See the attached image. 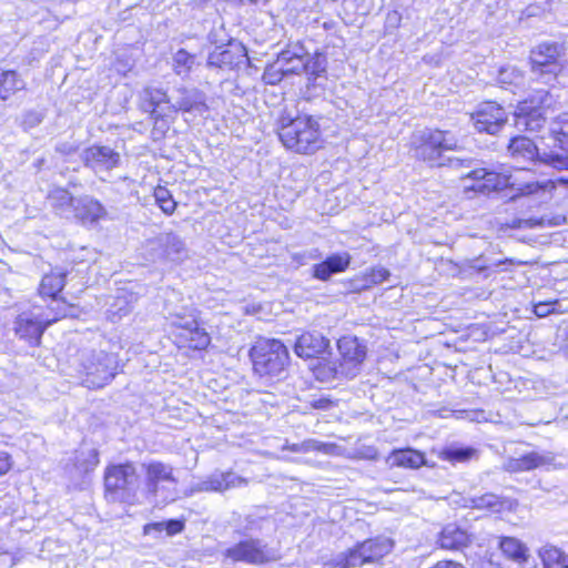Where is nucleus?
I'll return each instance as SVG.
<instances>
[{
	"label": "nucleus",
	"mask_w": 568,
	"mask_h": 568,
	"mask_svg": "<svg viewBox=\"0 0 568 568\" xmlns=\"http://www.w3.org/2000/svg\"><path fill=\"white\" fill-rule=\"evenodd\" d=\"M142 103L141 109L144 112L152 110L153 108H159L162 102H165L169 97L166 91L159 89L146 87L143 89L141 93Z\"/></svg>",
	"instance_id": "nucleus-43"
},
{
	"label": "nucleus",
	"mask_w": 568,
	"mask_h": 568,
	"mask_svg": "<svg viewBox=\"0 0 568 568\" xmlns=\"http://www.w3.org/2000/svg\"><path fill=\"white\" fill-rule=\"evenodd\" d=\"M459 149L458 138L448 130L425 128L412 138L414 156L429 168H443L445 152Z\"/></svg>",
	"instance_id": "nucleus-5"
},
{
	"label": "nucleus",
	"mask_w": 568,
	"mask_h": 568,
	"mask_svg": "<svg viewBox=\"0 0 568 568\" xmlns=\"http://www.w3.org/2000/svg\"><path fill=\"white\" fill-rule=\"evenodd\" d=\"M467 178L474 181L470 189L475 192L489 193L510 189V200L516 201L521 196H535L542 201L550 199L556 184L550 179L516 182L513 176L505 172H497L487 168H474L467 171Z\"/></svg>",
	"instance_id": "nucleus-2"
},
{
	"label": "nucleus",
	"mask_w": 568,
	"mask_h": 568,
	"mask_svg": "<svg viewBox=\"0 0 568 568\" xmlns=\"http://www.w3.org/2000/svg\"><path fill=\"white\" fill-rule=\"evenodd\" d=\"M106 215V210L98 200L85 195L75 200L74 216L83 222H97Z\"/></svg>",
	"instance_id": "nucleus-31"
},
{
	"label": "nucleus",
	"mask_w": 568,
	"mask_h": 568,
	"mask_svg": "<svg viewBox=\"0 0 568 568\" xmlns=\"http://www.w3.org/2000/svg\"><path fill=\"white\" fill-rule=\"evenodd\" d=\"M24 88V82L16 71H3L0 74V100H7Z\"/></svg>",
	"instance_id": "nucleus-41"
},
{
	"label": "nucleus",
	"mask_w": 568,
	"mask_h": 568,
	"mask_svg": "<svg viewBox=\"0 0 568 568\" xmlns=\"http://www.w3.org/2000/svg\"><path fill=\"white\" fill-rule=\"evenodd\" d=\"M223 556L233 562L254 566L276 561L280 558L277 550L260 538H244L226 548Z\"/></svg>",
	"instance_id": "nucleus-11"
},
{
	"label": "nucleus",
	"mask_w": 568,
	"mask_h": 568,
	"mask_svg": "<svg viewBox=\"0 0 568 568\" xmlns=\"http://www.w3.org/2000/svg\"><path fill=\"white\" fill-rule=\"evenodd\" d=\"M7 560L8 556L6 554H0V568H8Z\"/></svg>",
	"instance_id": "nucleus-58"
},
{
	"label": "nucleus",
	"mask_w": 568,
	"mask_h": 568,
	"mask_svg": "<svg viewBox=\"0 0 568 568\" xmlns=\"http://www.w3.org/2000/svg\"><path fill=\"white\" fill-rule=\"evenodd\" d=\"M172 99L178 112L203 115L209 111L206 94L196 87L180 85L173 90Z\"/></svg>",
	"instance_id": "nucleus-16"
},
{
	"label": "nucleus",
	"mask_w": 568,
	"mask_h": 568,
	"mask_svg": "<svg viewBox=\"0 0 568 568\" xmlns=\"http://www.w3.org/2000/svg\"><path fill=\"white\" fill-rule=\"evenodd\" d=\"M504 262L499 261L497 263H493L494 266H499L500 264H503Z\"/></svg>",
	"instance_id": "nucleus-60"
},
{
	"label": "nucleus",
	"mask_w": 568,
	"mask_h": 568,
	"mask_svg": "<svg viewBox=\"0 0 568 568\" xmlns=\"http://www.w3.org/2000/svg\"><path fill=\"white\" fill-rule=\"evenodd\" d=\"M307 111L303 105L301 113L295 118L283 119L278 129V138L283 145L296 153H313L322 144L318 123L321 115L308 114Z\"/></svg>",
	"instance_id": "nucleus-4"
},
{
	"label": "nucleus",
	"mask_w": 568,
	"mask_h": 568,
	"mask_svg": "<svg viewBox=\"0 0 568 568\" xmlns=\"http://www.w3.org/2000/svg\"><path fill=\"white\" fill-rule=\"evenodd\" d=\"M253 371L265 385H272L285 378L290 363L286 345L275 338L258 339L250 349Z\"/></svg>",
	"instance_id": "nucleus-3"
},
{
	"label": "nucleus",
	"mask_w": 568,
	"mask_h": 568,
	"mask_svg": "<svg viewBox=\"0 0 568 568\" xmlns=\"http://www.w3.org/2000/svg\"><path fill=\"white\" fill-rule=\"evenodd\" d=\"M498 547L508 559L523 565L527 562L529 550L527 546L515 537L504 536L499 538Z\"/></svg>",
	"instance_id": "nucleus-33"
},
{
	"label": "nucleus",
	"mask_w": 568,
	"mask_h": 568,
	"mask_svg": "<svg viewBox=\"0 0 568 568\" xmlns=\"http://www.w3.org/2000/svg\"><path fill=\"white\" fill-rule=\"evenodd\" d=\"M470 121L478 133L498 134L508 121L505 108L494 101L479 103L470 113Z\"/></svg>",
	"instance_id": "nucleus-13"
},
{
	"label": "nucleus",
	"mask_w": 568,
	"mask_h": 568,
	"mask_svg": "<svg viewBox=\"0 0 568 568\" xmlns=\"http://www.w3.org/2000/svg\"><path fill=\"white\" fill-rule=\"evenodd\" d=\"M547 97V91H540L538 98L540 105H531L525 101L517 106L514 116L515 126L518 130L538 131L544 126L546 118L544 115L542 105L546 104Z\"/></svg>",
	"instance_id": "nucleus-17"
},
{
	"label": "nucleus",
	"mask_w": 568,
	"mask_h": 568,
	"mask_svg": "<svg viewBox=\"0 0 568 568\" xmlns=\"http://www.w3.org/2000/svg\"><path fill=\"white\" fill-rule=\"evenodd\" d=\"M443 549L464 550L471 544V536L456 524L446 525L437 540Z\"/></svg>",
	"instance_id": "nucleus-27"
},
{
	"label": "nucleus",
	"mask_w": 568,
	"mask_h": 568,
	"mask_svg": "<svg viewBox=\"0 0 568 568\" xmlns=\"http://www.w3.org/2000/svg\"><path fill=\"white\" fill-rule=\"evenodd\" d=\"M544 568H568V555L561 549L546 545L539 550Z\"/></svg>",
	"instance_id": "nucleus-37"
},
{
	"label": "nucleus",
	"mask_w": 568,
	"mask_h": 568,
	"mask_svg": "<svg viewBox=\"0 0 568 568\" xmlns=\"http://www.w3.org/2000/svg\"><path fill=\"white\" fill-rule=\"evenodd\" d=\"M176 329L179 332L175 338L180 347L201 351L205 349L211 343L209 333L199 324L196 315L192 318H186Z\"/></svg>",
	"instance_id": "nucleus-19"
},
{
	"label": "nucleus",
	"mask_w": 568,
	"mask_h": 568,
	"mask_svg": "<svg viewBox=\"0 0 568 568\" xmlns=\"http://www.w3.org/2000/svg\"><path fill=\"white\" fill-rule=\"evenodd\" d=\"M67 315L68 313L60 311L50 316L42 311L41 306H34L17 316L14 321L16 335L30 346H38L47 327Z\"/></svg>",
	"instance_id": "nucleus-10"
},
{
	"label": "nucleus",
	"mask_w": 568,
	"mask_h": 568,
	"mask_svg": "<svg viewBox=\"0 0 568 568\" xmlns=\"http://www.w3.org/2000/svg\"><path fill=\"white\" fill-rule=\"evenodd\" d=\"M392 548L393 542L390 539L386 537H376L359 542L352 549L357 559H359V566H362L366 562H373L383 558L392 550Z\"/></svg>",
	"instance_id": "nucleus-25"
},
{
	"label": "nucleus",
	"mask_w": 568,
	"mask_h": 568,
	"mask_svg": "<svg viewBox=\"0 0 568 568\" xmlns=\"http://www.w3.org/2000/svg\"><path fill=\"white\" fill-rule=\"evenodd\" d=\"M272 520L268 517L247 515L237 525L236 532L245 538H254L253 536L270 528Z\"/></svg>",
	"instance_id": "nucleus-36"
},
{
	"label": "nucleus",
	"mask_w": 568,
	"mask_h": 568,
	"mask_svg": "<svg viewBox=\"0 0 568 568\" xmlns=\"http://www.w3.org/2000/svg\"><path fill=\"white\" fill-rule=\"evenodd\" d=\"M11 465V456L7 452L0 450V476L7 474Z\"/></svg>",
	"instance_id": "nucleus-55"
},
{
	"label": "nucleus",
	"mask_w": 568,
	"mask_h": 568,
	"mask_svg": "<svg viewBox=\"0 0 568 568\" xmlns=\"http://www.w3.org/2000/svg\"><path fill=\"white\" fill-rule=\"evenodd\" d=\"M50 206L55 213L63 217H69L74 213L75 199L65 189H54L48 195Z\"/></svg>",
	"instance_id": "nucleus-35"
},
{
	"label": "nucleus",
	"mask_w": 568,
	"mask_h": 568,
	"mask_svg": "<svg viewBox=\"0 0 568 568\" xmlns=\"http://www.w3.org/2000/svg\"><path fill=\"white\" fill-rule=\"evenodd\" d=\"M329 348V339L317 331L301 333L294 343V353L301 358H315Z\"/></svg>",
	"instance_id": "nucleus-22"
},
{
	"label": "nucleus",
	"mask_w": 568,
	"mask_h": 568,
	"mask_svg": "<svg viewBox=\"0 0 568 568\" xmlns=\"http://www.w3.org/2000/svg\"><path fill=\"white\" fill-rule=\"evenodd\" d=\"M385 463L390 467L417 469L426 464L425 454L410 447L394 449Z\"/></svg>",
	"instance_id": "nucleus-28"
},
{
	"label": "nucleus",
	"mask_w": 568,
	"mask_h": 568,
	"mask_svg": "<svg viewBox=\"0 0 568 568\" xmlns=\"http://www.w3.org/2000/svg\"><path fill=\"white\" fill-rule=\"evenodd\" d=\"M143 467L145 468V487L149 494L158 496L161 481L176 484L173 468L170 465L162 462H151L143 464Z\"/></svg>",
	"instance_id": "nucleus-26"
},
{
	"label": "nucleus",
	"mask_w": 568,
	"mask_h": 568,
	"mask_svg": "<svg viewBox=\"0 0 568 568\" xmlns=\"http://www.w3.org/2000/svg\"><path fill=\"white\" fill-rule=\"evenodd\" d=\"M79 372L84 376L83 385L89 388H101L114 378L118 356L101 349H83L79 354Z\"/></svg>",
	"instance_id": "nucleus-8"
},
{
	"label": "nucleus",
	"mask_w": 568,
	"mask_h": 568,
	"mask_svg": "<svg viewBox=\"0 0 568 568\" xmlns=\"http://www.w3.org/2000/svg\"><path fill=\"white\" fill-rule=\"evenodd\" d=\"M559 305V301H548V302H539L534 304V313L538 317H546L549 314L557 312V306Z\"/></svg>",
	"instance_id": "nucleus-51"
},
{
	"label": "nucleus",
	"mask_w": 568,
	"mask_h": 568,
	"mask_svg": "<svg viewBox=\"0 0 568 568\" xmlns=\"http://www.w3.org/2000/svg\"><path fill=\"white\" fill-rule=\"evenodd\" d=\"M148 113L154 123L153 132L164 134L170 126L169 120L178 113V109L173 99L168 98L166 101L162 102L159 108H153L152 110L148 111Z\"/></svg>",
	"instance_id": "nucleus-32"
},
{
	"label": "nucleus",
	"mask_w": 568,
	"mask_h": 568,
	"mask_svg": "<svg viewBox=\"0 0 568 568\" xmlns=\"http://www.w3.org/2000/svg\"><path fill=\"white\" fill-rule=\"evenodd\" d=\"M99 462V452L95 448L89 449L88 457L85 460H78L80 467H82L84 471L92 470L94 467L98 466Z\"/></svg>",
	"instance_id": "nucleus-54"
},
{
	"label": "nucleus",
	"mask_w": 568,
	"mask_h": 568,
	"mask_svg": "<svg viewBox=\"0 0 568 568\" xmlns=\"http://www.w3.org/2000/svg\"><path fill=\"white\" fill-rule=\"evenodd\" d=\"M477 160L473 158H459V156H448L445 155L443 163V168H449L453 171H456L460 174L462 179H468L466 176L467 172H464L465 169L468 171L477 168Z\"/></svg>",
	"instance_id": "nucleus-44"
},
{
	"label": "nucleus",
	"mask_w": 568,
	"mask_h": 568,
	"mask_svg": "<svg viewBox=\"0 0 568 568\" xmlns=\"http://www.w3.org/2000/svg\"><path fill=\"white\" fill-rule=\"evenodd\" d=\"M163 313L171 321V325L178 328L186 318L194 317L196 310L185 303V298L179 291L166 288L163 292Z\"/></svg>",
	"instance_id": "nucleus-18"
},
{
	"label": "nucleus",
	"mask_w": 568,
	"mask_h": 568,
	"mask_svg": "<svg viewBox=\"0 0 568 568\" xmlns=\"http://www.w3.org/2000/svg\"><path fill=\"white\" fill-rule=\"evenodd\" d=\"M285 75H287V74L282 73V71H280V65H276V61H275L272 65L266 68V70L264 71V74H263V79L268 84H276Z\"/></svg>",
	"instance_id": "nucleus-52"
},
{
	"label": "nucleus",
	"mask_w": 568,
	"mask_h": 568,
	"mask_svg": "<svg viewBox=\"0 0 568 568\" xmlns=\"http://www.w3.org/2000/svg\"><path fill=\"white\" fill-rule=\"evenodd\" d=\"M555 455L550 452L532 450L518 457H510L504 462L503 468L508 473L530 471L537 468L549 467L555 464Z\"/></svg>",
	"instance_id": "nucleus-20"
},
{
	"label": "nucleus",
	"mask_w": 568,
	"mask_h": 568,
	"mask_svg": "<svg viewBox=\"0 0 568 568\" xmlns=\"http://www.w3.org/2000/svg\"><path fill=\"white\" fill-rule=\"evenodd\" d=\"M26 121H30L31 124H38L41 122V118L38 113H29Z\"/></svg>",
	"instance_id": "nucleus-56"
},
{
	"label": "nucleus",
	"mask_w": 568,
	"mask_h": 568,
	"mask_svg": "<svg viewBox=\"0 0 568 568\" xmlns=\"http://www.w3.org/2000/svg\"><path fill=\"white\" fill-rule=\"evenodd\" d=\"M276 65H280L282 73L288 75L307 74V83L303 92L304 102L307 103L317 99L325 102L322 97L327 83V60L323 53L311 54L300 41L293 42L277 54Z\"/></svg>",
	"instance_id": "nucleus-1"
},
{
	"label": "nucleus",
	"mask_w": 568,
	"mask_h": 568,
	"mask_svg": "<svg viewBox=\"0 0 568 568\" xmlns=\"http://www.w3.org/2000/svg\"><path fill=\"white\" fill-rule=\"evenodd\" d=\"M184 521L181 519H169L166 521L151 523L144 526V535L161 534L166 531L168 536H174L184 529Z\"/></svg>",
	"instance_id": "nucleus-42"
},
{
	"label": "nucleus",
	"mask_w": 568,
	"mask_h": 568,
	"mask_svg": "<svg viewBox=\"0 0 568 568\" xmlns=\"http://www.w3.org/2000/svg\"><path fill=\"white\" fill-rule=\"evenodd\" d=\"M301 447H302L303 453L321 452V453H324L327 455L333 454L334 450L336 449L335 444L323 443V442H320L316 439L304 440L303 443H301Z\"/></svg>",
	"instance_id": "nucleus-50"
},
{
	"label": "nucleus",
	"mask_w": 568,
	"mask_h": 568,
	"mask_svg": "<svg viewBox=\"0 0 568 568\" xmlns=\"http://www.w3.org/2000/svg\"><path fill=\"white\" fill-rule=\"evenodd\" d=\"M567 47L561 41H542L530 49L529 64L534 80L551 84L564 70Z\"/></svg>",
	"instance_id": "nucleus-7"
},
{
	"label": "nucleus",
	"mask_w": 568,
	"mask_h": 568,
	"mask_svg": "<svg viewBox=\"0 0 568 568\" xmlns=\"http://www.w3.org/2000/svg\"><path fill=\"white\" fill-rule=\"evenodd\" d=\"M241 3L245 4V3H248V4H266L270 0H239Z\"/></svg>",
	"instance_id": "nucleus-57"
},
{
	"label": "nucleus",
	"mask_w": 568,
	"mask_h": 568,
	"mask_svg": "<svg viewBox=\"0 0 568 568\" xmlns=\"http://www.w3.org/2000/svg\"><path fill=\"white\" fill-rule=\"evenodd\" d=\"M351 262L352 256L348 252L333 253L321 263L313 265L312 275L318 281L327 282L333 275L346 271Z\"/></svg>",
	"instance_id": "nucleus-24"
},
{
	"label": "nucleus",
	"mask_w": 568,
	"mask_h": 568,
	"mask_svg": "<svg viewBox=\"0 0 568 568\" xmlns=\"http://www.w3.org/2000/svg\"><path fill=\"white\" fill-rule=\"evenodd\" d=\"M507 151L509 156L518 164L542 163L557 170L568 169V155L555 152H540L536 143L525 135L511 138L507 145Z\"/></svg>",
	"instance_id": "nucleus-9"
},
{
	"label": "nucleus",
	"mask_w": 568,
	"mask_h": 568,
	"mask_svg": "<svg viewBox=\"0 0 568 568\" xmlns=\"http://www.w3.org/2000/svg\"><path fill=\"white\" fill-rule=\"evenodd\" d=\"M81 160L85 168L100 173L110 172L118 168L121 162V155L108 145L94 144L83 150Z\"/></svg>",
	"instance_id": "nucleus-15"
},
{
	"label": "nucleus",
	"mask_w": 568,
	"mask_h": 568,
	"mask_svg": "<svg viewBox=\"0 0 568 568\" xmlns=\"http://www.w3.org/2000/svg\"><path fill=\"white\" fill-rule=\"evenodd\" d=\"M357 566H359V559H357L352 548L324 562V568H352Z\"/></svg>",
	"instance_id": "nucleus-45"
},
{
	"label": "nucleus",
	"mask_w": 568,
	"mask_h": 568,
	"mask_svg": "<svg viewBox=\"0 0 568 568\" xmlns=\"http://www.w3.org/2000/svg\"><path fill=\"white\" fill-rule=\"evenodd\" d=\"M150 245L153 250H159L154 260L181 262L187 256V248L184 241L172 232L160 234L155 240L150 242Z\"/></svg>",
	"instance_id": "nucleus-21"
},
{
	"label": "nucleus",
	"mask_w": 568,
	"mask_h": 568,
	"mask_svg": "<svg viewBox=\"0 0 568 568\" xmlns=\"http://www.w3.org/2000/svg\"><path fill=\"white\" fill-rule=\"evenodd\" d=\"M497 80L503 85L519 87L524 81L523 72L513 65L500 68Z\"/></svg>",
	"instance_id": "nucleus-48"
},
{
	"label": "nucleus",
	"mask_w": 568,
	"mask_h": 568,
	"mask_svg": "<svg viewBox=\"0 0 568 568\" xmlns=\"http://www.w3.org/2000/svg\"><path fill=\"white\" fill-rule=\"evenodd\" d=\"M467 503L468 507L475 509H487L497 511L501 507L499 496L490 493L484 494L481 496L471 497Z\"/></svg>",
	"instance_id": "nucleus-46"
},
{
	"label": "nucleus",
	"mask_w": 568,
	"mask_h": 568,
	"mask_svg": "<svg viewBox=\"0 0 568 568\" xmlns=\"http://www.w3.org/2000/svg\"><path fill=\"white\" fill-rule=\"evenodd\" d=\"M55 152L62 155H71L74 154L79 150V143L69 140V141H59L54 146Z\"/></svg>",
	"instance_id": "nucleus-53"
},
{
	"label": "nucleus",
	"mask_w": 568,
	"mask_h": 568,
	"mask_svg": "<svg viewBox=\"0 0 568 568\" xmlns=\"http://www.w3.org/2000/svg\"><path fill=\"white\" fill-rule=\"evenodd\" d=\"M136 301V294L128 292L124 288L119 290L113 302L110 303L106 310L108 320L113 323L119 322L122 317L129 315L133 311Z\"/></svg>",
	"instance_id": "nucleus-30"
},
{
	"label": "nucleus",
	"mask_w": 568,
	"mask_h": 568,
	"mask_svg": "<svg viewBox=\"0 0 568 568\" xmlns=\"http://www.w3.org/2000/svg\"><path fill=\"white\" fill-rule=\"evenodd\" d=\"M555 146L568 153V112L558 115L550 125Z\"/></svg>",
	"instance_id": "nucleus-40"
},
{
	"label": "nucleus",
	"mask_w": 568,
	"mask_h": 568,
	"mask_svg": "<svg viewBox=\"0 0 568 568\" xmlns=\"http://www.w3.org/2000/svg\"><path fill=\"white\" fill-rule=\"evenodd\" d=\"M247 485V479L239 476L233 471H215L207 476L202 481L197 483L193 490L194 491H224L232 488H237Z\"/></svg>",
	"instance_id": "nucleus-23"
},
{
	"label": "nucleus",
	"mask_w": 568,
	"mask_h": 568,
	"mask_svg": "<svg viewBox=\"0 0 568 568\" xmlns=\"http://www.w3.org/2000/svg\"><path fill=\"white\" fill-rule=\"evenodd\" d=\"M154 199L159 207L166 215H171L176 209V202L174 201L171 192L164 186H156L154 189Z\"/></svg>",
	"instance_id": "nucleus-47"
},
{
	"label": "nucleus",
	"mask_w": 568,
	"mask_h": 568,
	"mask_svg": "<svg viewBox=\"0 0 568 568\" xmlns=\"http://www.w3.org/2000/svg\"><path fill=\"white\" fill-rule=\"evenodd\" d=\"M196 64V57L185 49H179L172 57V68L182 79L189 78Z\"/></svg>",
	"instance_id": "nucleus-39"
},
{
	"label": "nucleus",
	"mask_w": 568,
	"mask_h": 568,
	"mask_svg": "<svg viewBox=\"0 0 568 568\" xmlns=\"http://www.w3.org/2000/svg\"><path fill=\"white\" fill-rule=\"evenodd\" d=\"M338 363L346 379H352L361 372L367 355L366 344L356 336H343L337 341Z\"/></svg>",
	"instance_id": "nucleus-14"
},
{
	"label": "nucleus",
	"mask_w": 568,
	"mask_h": 568,
	"mask_svg": "<svg viewBox=\"0 0 568 568\" xmlns=\"http://www.w3.org/2000/svg\"><path fill=\"white\" fill-rule=\"evenodd\" d=\"M291 450H292V452H295V453H303L302 447H301V444H293V445L291 446Z\"/></svg>",
	"instance_id": "nucleus-59"
},
{
	"label": "nucleus",
	"mask_w": 568,
	"mask_h": 568,
	"mask_svg": "<svg viewBox=\"0 0 568 568\" xmlns=\"http://www.w3.org/2000/svg\"><path fill=\"white\" fill-rule=\"evenodd\" d=\"M141 487V475L135 464L110 465L104 471L105 498L112 503L135 504Z\"/></svg>",
	"instance_id": "nucleus-6"
},
{
	"label": "nucleus",
	"mask_w": 568,
	"mask_h": 568,
	"mask_svg": "<svg viewBox=\"0 0 568 568\" xmlns=\"http://www.w3.org/2000/svg\"><path fill=\"white\" fill-rule=\"evenodd\" d=\"M390 273L387 268L378 266L373 267L363 277V284L356 286L357 290L371 288L374 285L381 284L389 277Z\"/></svg>",
	"instance_id": "nucleus-49"
},
{
	"label": "nucleus",
	"mask_w": 568,
	"mask_h": 568,
	"mask_svg": "<svg viewBox=\"0 0 568 568\" xmlns=\"http://www.w3.org/2000/svg\"><path fill=\"white\" fill-rule=\"evenodd\" d=\"M314 375L322 383H331L346 378V374L342 373V366L338 361H325L318 363L314 368Z\"/></svg>",
	"instance_id": "nucleus-38"
},
{
	"label": "nucleus",
	"mask_w": 568,
	"mask_h": 568,
	"mask_svg": "<svg viewBox=\"0 0 568 568\" xmlns=\"http://www.w3.org/2000/svg\"><path fill=\"white\" fill-rule=\"evenodd\" d=\"M209 41L215 44V49L207 57V67L217 68L221 70H232L242 64L244 59H247V51L245 47L235 40H229L224 45L217 44V34L215 31L209 33Z\"/></svg>",
	"instance_id": "nucleus-12"
},
{
	"label": "nucleus",
	"mask_w": 568,
	"mask_h": 568,
	"mask_svg": "<svg viewBox=\"0 0 568 568\" xmlns=\"http://www.w3.org/2000/svg\"><path fill=\"white\" fill-rule=\"evenodd\" d=\"M65 285V273H50L42 277L39 293L42 297H50L52 303L57 304V307H51V312L64 311L67 313V306L64 302L57 300L58 294L62 291Z\"/></svg>",
	"instance_id": "nucleus-29"
},
{
	"label": "nucleus",
	"mask_w": 568,
	"mask_h": 568,
	"mask_svg": "<svg viewBox=\"0 0 568 568\" xmlns=\"http://www.w3.org/2000/svg\"><path fill=\"white\" fill-rule=\"evenodd\" d=\"M478 455L479 452L475 447L454 443L445 446L440 450L439 458L455 465L457 463H466L474 458H478Z\"/></svg>",
	"instance_id": "nucleus-34"
}]
</instances>
